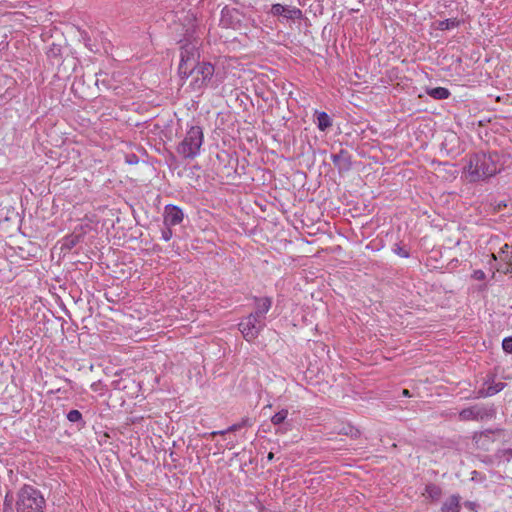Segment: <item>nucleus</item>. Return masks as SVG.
Returning <instances> with one entry per match:
<instances>
[{
	"instance_id": "4468645a",
	"label": "nucleus",
	"mask_w": 512,
	"mask_h": 512,
	"mask_svg": "<svg viewBox=\"0 0 512 512\" xmlns=\"http://www.w3.org/2000/svg\"><path fill=\"white\" fill-rule=\"evenodd\" d=\"M252 420L248 417H245V418H242V420L238 423H235L231 426H229L227 429L225 430H219V431H213L211 432L209 435L211 437H215L217 435H225L227 433H232V432H236L244 427H251L252 426Z\"/></svg>"
},
{
	"instance_id": "f704fd0d",
	"label": "nucleus",
	"mask_w": 512,
	"mask_h": 512,
	"mask_svg": "<svg viewBox=\"0 0 512 512\" xmlns=\"http://www.w3.org/2000/svg\"><path fill=\"white\" fill-rule=\"evenodd\" d=\"M491 257L494 261H496L499 258V253L498 254L492 253Z\"/></svg>"
},
{
	"instance_id": "9d476101",
	"label": "nucleus",
	"mask_w": 512,
	"mask_h": 512,
	"mask_svg": "<svg viewBox=\"0 0 512 512\" xmlns=\"http://www.w3.org/2000/svg\"><path fill=\"white\" fill-rule=\"evenodd\" d=\"M484 386L478 390L476 398L490 397L493 396L504 389L506 386L503 382H494V376H488V378L484 382Z\"/></svg>"
},
{
	"instance_id": "7ed1b4c3",
	"label": "nucleus",
	"mask_w": 512,
	"mask_h": 512,
	"mask_svg": "<svg viewBox=\"0 0 512 512\" xmlns=\"http://www.w3.org/2000/svg\"><path fill=\"white\" fill-rule=\"evenodd\" d=\"M190 77H192L190 82L191 89L198 92L206 88L216 89L222 82L218 74L215 73L214 65L206 61L196 65Z\"/></svg>"
},
{
	"instance_id": "b1692460",
	"label": "nucleus",
	"mask_w": 512,
	"mask_h": 512,
	"mask_svg": "<svg viewBox=\"0 0 512 512\" xmlns=\"http://www.w3.org/2000/svg\"><path fill=\"white\" fill-rule=\"evenodd\" d=\"M3 512H14V496L11 491H8L4 497Z\"/></svg>"
},
{
	"instance_id": "412c9836",
	"label": "nucleus",
	"mask_w": 512,
	"mask_h": 512,
	"mask_svg": "<svg viewBox=\"0 0 512 512\" xmlns=\"http://www.w3.org/2000/svg\"><path fill=\"white\" fill-rule=\"evenodd\" d=\"M81 240H82L81 234L72 233L64 238L63 246L66 249L70 250V249L74 248L78 243H80Z\"/></svg>"
},
{
	"instance_id": "c756f323",
	"label": "nucleus",
	"mask_w": 512,
	"mask_h": 512,
	"mask_svg": "<svg viewBox=\"0 0 512 512\" xmlns=\"http://www.w3.org/2000/svg\"><path fill=\"white\" fill-rule=\"evenodd\" d=\"M509 244H504L501 248H500V251H499V258L501 260H507L510 256H508V252H509Z\"/></svg>"
},
{
	"instance_id": "4be33fe9",
	"label": "nucleus",
	"mask_w": 512,
	"mask_h": 512,
	"mask_svg": "<svg viewBox=\"0 0 512 512\" xmlns=\"http://www.w3.org/2000/svg\"><path fill=\"white\" fill-rule=\"evenodd\" d=\"M460 20L456 19V18H450V19H445V20H442V21H439L438 23V29L439 30H451L453 28H456L460 25Z\"/></svg>"
},
{
	"instance_id": "39448f33",
	"label": "nucleus",
	"mask_w": 512,
	"mask_h": 512,
	"mask_svg": "<svg viewBox=\"0 0 512 512\" xmlns=\"http://www.w3.org/2000/svg\"><path fill=\"white\" fill-rule=\"evenodd\" d=\"M200 53L197 41L185 42L180 48V63L178 73L182 79L190 77L193 68L200 63Z\"/></svg>"
},
{
	"instance_id": "bb28decb",
	"label": "nucleus",
	"mask_w": 512,
	"mask_h": 512,
	"mask_svg": "<svg viewBox=\"0 0 512 512\" xmlns=\"http://www.w3.org/2000/svg\"><path fill=\"white\" fill-rule=\"evenodd\" d=\"M171 227H172V226H165V227L161 230V238H162L164 241H169V240L172 238L173 232H172V230H171Z\"/></svg>"
},
{
	"instance_id": "aec40b11",
	"label": "nucleus",
	"mask_w": 512,
	"mask_h": 512,
	"mask_svg": "<svg viewBox=\"0 0 512 512\" xmlns=\"http://www.w3.org/2000/svg\"><path fill=\"white\" fill-rule=\"evenodd\" d=\"M442 494V490L439 486L430 483L425 486L424 495L432 500H438Z\"/></svg>"
},
{
	"instance_id": "2eb2a0df",
	"label": "nucleus",
	"mask_w": 512,
	"mask_h": 512,
	"mask_svg": "<svg viewBox=\"0 0 512 512\" xmlns=\"http://www.w3.org/2000/svg\"><path fill=\"white\" fill-rule=\"evenodd\" d=\"M272 13L274 15L284 16L287 19H292L296 14H300L301 11L297 8H289L281 4H274L272 6Z\"/></svg>"
},
{
	"instance_id": "0eeeda50",
	"label": "nucleus",
	"mask_w": 512,
	"mask_h": 512,
	"mask_svg": "<svg viewBox=\"0 0 512 512\" xmlns=\"http://www.w3.org/2000/svg\"><path fill=\"white\" fill-rule=\"evenodd\" d=\"M244 15L236 8L222 9L220 24L225 28L240 30L243 26Z\"/></svg>"
},
{
	"instance_id": "6e6552de",
	"label": "nucleus",
	"mask_w": 512,
	"mask_h": 512,
	"mask_svg": "<svg viewBox=\"0 0 512 512\" xmlns=\"http://www.w3.org/2000/svg\"><path fill=\"white\" fill-rule=\"evenodd\" d=\"M493 415V409L484 406L474 405L460 411L461 421L483 420Z\"/></svg>"
},
{
	"instance_id": "2f4dec72",
	"label": "nucleus",
	"mask_w": 512,
	"mask_h": 512,
	"mask_svg": "<svg viewBox=\"0 0 512 512\" xmlns=\"http://www.w3.org/2000/svg\"><path fill=\"white\" fill-rule=\"evenodd\" d=\"M341 433H343L345 435H351L352 437H356V436H358L359 431L357 429H354L353 427H347V428H343L341 430Z\"/></svg>"
},
{
	"instance_id": "9b49d317",
	"label": "nucleus",
	"mask_w": 512,
	"mask_h": 512,
	"mask_svg": "<svg viewBox=\"0 0 512 512\" xmlns=\"http://www.w3.org/2000/svg\"><path fill=\"white\" fill-rule=\"evenodd\" d=\"M331 160L335 167L338 169L339 173L347 172L351 169V155L345 149H341L337 154H332Z\"/></svg>"
},
{
	"instance_id": "c85d7f7f",
	"label": "nucleus",
	"mask_w": 512,
	"mask_h": 512,
	"mask_svg": "<svg viewBox=\"0 0 512 512\" xmlns=\"http://www.w3.org/2000/svg\"><path fill=\"white\" fill-rule=\"evenodd\" d=\"M505 261V267L503 269L498 268L497 271H501L504 274H512V258L509 257Z\"/></svg>"
},
{
	"instance_id": "20e7f679",
	"label": "nucleus",
	"mask_w": 512,
	"mask_h": 512,
	"mask_svg": "<svg viewBox=\"0 0 512 512\" xmlns=\"http://www.w3.org/2000/svg\"><path fill=\"white\" fill-rule=\"evenodd\" d=\"M204 142L202 127L190 125L183 140L176 147L177 153L184 159H194L200 154Z\"/></svg>"
},
{
	"instance_id": "f03ea898",
	"label": "nucleus",
	"mask_w": 512,
	"mask_h": 512,
	"mask_svg": "<svg viewBox=\"0 0 512 512\" xmlns=\"http://www.w3.org/2000/svg\"><path fill=\"white\" fill-rule=\"evenodd\" d=\"M16 512H46V500L40 490L23 485L17 492Z\"/></svg>"
},
{
	"instance_id": "f257e3e1",
	"label": "nucleus",
	"mask_w": 512,
	"mask_h": 512,
	"mask_svg": "<svg viewBox=\"0 0 512 512\" xmlns=\"http://www.w3.org/2000/svg\"><path fill=\"white\" fill-rule=\"evenodd\" d=\"M497 154L476 153L470 156L466 167L470 181H479L494 176L500 169Z\"/></svg>"
},
{
	"instance_id": "423d86ee",
	"label": "nucleus",
	"mask_w": 512,
	"mask_h": 512,
	"mask_svg": "<svg viewBox=\"0 0 512 512\" xmlns=\"http://www.w3.org/2000/svg\"><path fill=\"white\" fill-rule=\"evenodd\" d=\"M238 327L245 340L251 342L263 330L265 322L251 313L238 324Z\"/></svg>"
},
{
	"instance_id": "6ab92c4d",
	"label": "nucleus",
	"mask_w": 512,
	"mask_h": 512,
	"mask_svg": "<svg viewBox=\"0 0 512 512\" xmlns=\"http://www.w3.org/2000/svg\"><path fill=\"white\" fill-rule=\"evenodd\" d=\"M66 418L69 422L78 424L80 429L84 428L86 425L81 412L76 409L70 410L67 413Z\"/></svg>"
},
{
	"instance_id": "a211bd4d",
	"label": "nucleus",
	"mask_w": 512,
	"mask_h": 512,
	"mask_svg": "<svg viewBox=\"0 0 512 512\" xmlns=\"http://www.w3.org/2000/svg\"><path fill=\"white\" fill-rule=\"evenodd\" d=\"M332 126V120L326 112H319L317 114V127L320 131H326Z\"/></svg>"
},
{
	"instance_id": "a878e982",
	"label": "nucleus",
	"mask_w": 512,
	"mask_h": 512,
	"mask_svg": "<svg viewBox=\"0 0 512 512\" xmlns=\"http://www.w3.org/2000/svg\"><path fill=\"white\" fill-rule=\"evenodd\" d=\"M393 252L403 258H408L410 256L409 252L399 244L394 245Z\"/></svg>"
},
{
	"instance_id": "cd10ccee",
	"label": "nucleus",
	"mask_w": 512,
	"mask_h": 512,
	"mask_svg": "<svg viewBox=\"0 0 512 512\" xmlns=\"http://www.w3.org/2000/svg\"><path fill=\"white\" fill-rule=\"evenodd\" d=\"M502 348L507 353H512V337H506L502 341Z\"/></svg>"
},
{
	"instance_id": "393cba45",
	"label": "nucleus",
	"mask_w": 512,
	"mask_h": 512,
	"mask_svg": "<svg viewBox=\"0 0 512 512\" xmlns=\"http://www.w3.org/2000/svg\"><path fill=\"white\" fill-rule=\"evenodd\" d=\"M60 54H61V46L56 45V44H52V46L47 51L48 58H56V57L60 56Z\"/></svg>"
},
{
	"instance_id": "5701e85b",
	"label": "nucleus",
	"mask_w": 512,
	"mask_h": 512,
	"mask_svg": "<svg viewBox=\"0 0 512 512\" xmlns=\"http://www.w3.org/2000/svg\"><path fill=\"white\" fill-rule=\"evenodd\" d=\"M495 458L500 461L509 462L512 459V448L498 449Z\"/></svg>"
},
{
	"instance_id": "f3484780",
	"label": "nucleus",
	"mask_w": 512,
	"mask_h": 512,
	"mask_svg": "<svg viewBox=\"0 0 512 512\" xmlns=\"http://www.w3.org/2000/svg\"><path fill=\"white\" fill-rule=\"evenodd\" d=\"M427 94L437 100H444L449 98L450 91L444 87H435L427 90Z\"/></svg>"
},
{
	"instance_id": "72a5a7b5",
	"label": "nucleus",
	"mask_w": 512,
	"mask_h": 512,
	"mask_svg": "<svg viewBox=\"0 0 512 512\" xmlns=\"http://www.w3.org/2000/svg\"><path fill=\"white\" fill-rule=\"evenodd\" d=\"M402 394H403V396L410 397V392H409V390H407V389H404V390L402 391Z\"/></svg>"
},
{
	"instance_id": "7c9ffc66",
	"label": "nucleus",
	"mask_w": 512,
	"mask_h": 512,
	"mask_svg": "<svg viewBox=\"0 0 512 512\" xmlns=\"http://www.w3.org/2000/svg\"><path fill=\"white\" fill-rule=\"evenodd\" d=\"M472 278L478 281H483L486 278V274L482 270H474Z\"/></svg>"
},
{
	"instance_id": "1a4fd4ad",
	"label": "nucleus",
	"mask_w": 512,
	"mask_h": 512,
	"mask_svg": "<svg viewBox=\"0 0 512 512\" xmlns=\"http://www.w3.org/2000/svg\"><path fill=\"white\" fill-rule=\"evenodd\" d=\"M164 226H176L183 221L184 213L178 206L169 204L164 208Z\"/></svg>"
},
{
	"instance_id": "f8f14e48",
	"label": "nucleus",
	"mask_w": 512,
	"mask_h": 512,
	"mask_svg": "<svg viewBox=\"0 0 512 512\" xmlns=\"http://www.w3.org/2000/svg\"><path fill=\"white\" fill-rule=\"evenodd\" d=\"M287 417V409H282L271 417V423L276 427V434H285L291 429L290 423L287 422Z\"/></svg>"
},
{
	"instance_id": "dca6fc26",
	"label": "nucleus",
	"mask_w": 512,
	"mask_h": 512,
	"mask_svg": "<svg viewBox=\"0 0 512 512\" xmlns=\"http://www.w3.org/2000/svg\"><path fill=\"white\" fill-rule=\"evenodd\" d=\"M460 498L458 496H451L446 500L442 506V512H459L460 511Z\"/></svg>"
},
{
	"instance_id": "473e14b6",
	"label": "nucleus",
	"mask_w": 512,
	"mask_h": 512,
	"mask_svg": "<svg viewBox=\"0 0 512 512\" xmlns=\"http://www.w3.org/2000/svg\"><path fill=\"white\" fill-rule=\"evenodd\" d=\"M274 459V453L273 452H269L268 455H267V461L270 462Z\"/></svg>"
},
{
	"instance_id": "ddd939ff",
	"label": "nucleus",
	"mask_w": 512,
	"mask_h": 512,
	"mask_svg": "<svg viewBox=\"0 0 512 512\" xmlns=\"http://www.w3.org/2000/svg\"><path fill=\"white\" fill-rule=\"evenodd\" d=\"M255 311L252 312L256 317L265 320L266 313L270 310L272 306V298L271 297H255Z\"/></svg>"
}]
</instances>
